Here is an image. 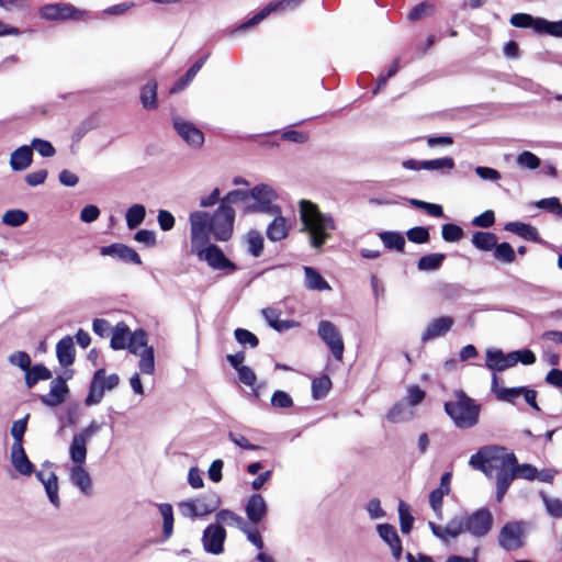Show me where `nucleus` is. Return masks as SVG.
I'll return each mask as SVG.
<instances>
[{
  "instance_id": "obj_1",
  "label": "nucleus",
  "mask_w": 562,
  "mask_h": 562,
  "mask_svg": "<svg viewBox=\"0 0 562 562\" xmlns=\"http://www.w3.org/2000/svg\"><path fill=\"white\" fill-rule=\"evenodd\" d=\"M516 457L499 446H484L469 459L474 470L483 472L487 477L496 474V499L502 502L510 483L517 477L515 470Z\"/></svg>"
},
{
  "instance_id": "obj_2",
  "label": "nucleus",
  "mask_w": 562,
  "mask_h": 562,
  "mask_svg": "<svg viewBox=\"0 0 562 562\" xmlns=\"http://www.w3.org/2000/svg\"><path fill=\"white\" fill-rule=\"evenodd\" d=\"M493 524L492 512L487 508H480L471 514L451 518L443 527L431 521L428 526L435 537L447 542L463 533H469L473 538H483L490 533Z\"/></svg>"
},
{
  "instance_id": "obj_3",
  "label": "nucleus",
  "mask_w": 562,
  "mask_h": 562,
  "mask_svg": "<svg viewBox=\"0 0 562 562\" xmlns=\"http://www.w3.org/2000/svg\"><path fill=\"white\" fill-rule=\"evenodd\" d=\"M297 211L300 232L307 235L312 248L322 249L337 228L336 220L331 214L323 213L316 203L306 199L299 201Z\"/></svg>"
},
{
  "instance_id": "obj_4",
  "label": "nucleus",
  "mask_w": 562,
  "mask_h": 562,
  "mask_svg": "<svg viewBox=\"0 0 562 562\" xmlns=\"http://www.w3.org/2000/svg\"><path fill=\"white\" fill-rule=\"evenodd\" d=\"M203 217L204 215L200 214L193 216L192 232H190V252L213 270L235 271L237 269L236 265L224 255L218 246L206 238Z\"/></svg>"
},
{
  "instance_id": "obj_5",
  "label": "nucleus",
  "mask_w": 562,
  "mask_h": 562,
  "mask_svg": "<svg viewBox=\"0 0 562 562\" xmlns=\"http://www.w3.org/2000/svg\"><path fill=\"white\" fill-rule=\"evenodd\" d=\"M204 215L205 235H211L218 241H227L234 231L235 211L231 205L221 204L212 216L205 211H193L189 214L190 232H192V220L194 215Z\"/></svg>"
},
{
  "instance_id": "obj_6",
  "label": "nucleus",
  "mask_w": 562,
  "mask_h": 562,
  "mask_svg": "<svg viewBox=\"0 0 562 562\" xmlns=\"http://www.w3.org/2000/svg\"><path fill=\"white\" fill-rule=\"evenodd\" d=\"M480 405L463 391L454 392V400L445 404V411L458 428H472L479 423Z\"/></svg>"
},
{
  "instance_id": "obj_7",
  "label": "nucleus",
  "mask_w": 562,
  "mask_h": 562,
  "mask_svg": "<svg viewBox=\"0 0 562 562\" xmlns=\"http://www.w3.org/2000/svg\"><path fill=\"white\" fill-rule=\"evenodd\" d=\"M250 204L247 213L274 214L281 213V206L277 203L279 194L274 188L267 183H260L250 189Z\"/></svg>"
},
{
  "instance_id": "obj_8",
  "label": "nucleus",
  "mask_w": 562,
  "mask_h": 562,
  "mask_svg": "<svg viewBox=\"0 0 562 562\" xmlns=\"http://www.w3.org/2000/svg\"><path fill=\"white\" fill-rule=\"evenodd\" d=\"M221 504L216 495H200L188 498L177 504L179 514L189 519H198L214 513Z\"/></svg>"
},
{
  "instance_id": "obj_9",
  "label": "nucleus",
  "mask_w": 562,
  "mask_h": 562,
  "mask_svg": "<svg viewBox=\"0 0 562 562\" xmlns=\"http://www.w3.org/2000/svg\"><path fill=\"white\" fill-rule=\"evenodd\" d=\"M120 383V376L116 373L106 374L105 369H99L94 372L89 393L85 400L87 406L99 404L105 392L113 391Z\"/></svg>"
},
{
  "instance_id": "obj_10",
  "label": "nucleus",
  "mask_w": 562,
  "mask_h": 562,
  "mask_svg": "<svg viewBox=\"0 0 562 562\" xmlns=\"http://www.w3.org/2000/svg\"><path fill=\"white\" fill-rule=\"evenodd\" d=\"M69 453L70 465L68 467V476L70 483L76 486L83 495H91L93 484L90 473L86 468L87 456Z\"/></svg>"
},
{
  "instance_id": "obj_11",
  "label": "nucleus",
  "mask_w": 562,
  "mask_h": 562,
  "mask_svg": "<svg viewBox=\"0 0 562 562\" xmlns=\"http://www.w3.org/2000/svg\"><path fill=\"white\" fill-rule=\"evenodd\" d=\"M72 370H63L60 374L50 381L48 392L40 396L41 402L49 407L63 404L69 394L67 382L72 379Z\"/></svg>"
},
{
  "instance_id": "obj_12",
  "label": "nucleus",
  "mask_w": 562,
  "mask_h": 562,
  "mask_svg": "<svg viewBox=\"0 0 562 562\" xmlns=\"http://www.w3.org/2000/svg\"><path fill=\"white\" fill-rule=\"evenodd\" d=\"M41 16L50 21H85L88 19V11L68 3H53L41 8Z\"/></svg>"
},
{
  "instance_id": "obj_13",
  "label": "nucleus",
  "mask_w": 562,
  "mask_h": 562,
  "mask_svg": "<svg viewBox=\"0 0 562 562\" xmlns=\"http://www.w3.org/2000/svg\"><path fill=\"white\" fill-rule=\"evenodd\" d=\"M317 334L330 349L335 359L340 361L342 359L345 346L338 327L329 321H321L318 323Z\"/></svg>"
},
{
  "instance_id": "obj_14",
  "label": "nucleus",
  "mask_w": 562,
  "mask_h": 562,
  "mask_svg": "<svg viewBox=\"0 0 562 562\" xmlns=\"http://www.w3.org/2000/svg\"><path fill=\"white\" fill-rule=\"evenodd\" d=\"M303 0H277L267 4L262 10L255 14L251 19L240 25V29H249L258 25L271 13L284 12L296 9Z\"/></svg>"
},
{
  "instance_id": "obj_15",
  "label": "nucleus",
  "mask_w": 562,
  "mask_h": 562,
  "mask_svg": "<svg viewBox=\"0 0 562 562\" xmlns=\"http://www.w3.org/2000/svg\"><path fill=\"white\" fill-rule=\"evenodd\" d=\"M498 543L507 551L521 548L524 544V525L521 522L504 525L499 531Z\"/></svg>"
},
{
  "instance_id": "obj_16",
  "label": "nucleus",
  "mask_w": 562,
  "mask_h": 562,
  "mask_svg": "<svg viewBox=\"0 0 562 562\" xmlns=\"http://www.w3.org/2000/svg\"><path fill=\"white\" fill-rule=\"evenodd\" d=\"M173 127L179 136L191 147H201L204 143L203 133L192 123L181 116L172 117Z\"/></svg>"
},
{
  "instance_id": "obj_17",
  "label": "nucleus",
  "mask_w": 562,
  "mask_h": 562,
  "mask_svg": "<svg viewBox=\"0 0 562 562\" xmlns=\"http://www.w3.org/2000/svg\"><path fill=\"white\" fill-rule=\"evenodd\" d=\"M226 531L223 526L212 524L207 526L202 536L203 548L212 554H221L224 551Z\"/></svg>"
},
{
  "instance_id": "obj_18",
  "label": "nucleus",
  "mask_w": 562,
  "mask_h": 562,
  "mask_svg": "<svg viewBox=\"0 0 562 562\" xmlns=\"http://www.w3.org/2000/svg\"><path fill=\"white\" fill-rule=\"evenodd\" d=\"M101 424H99L97 420L90 422L87 427L72 436L68 452H74L77 456H87L88 443L101 430Z\"/></svg>"
},
{
  "instance_id": "obj_19",
  "label": "nucleus",
  "mask_w": 562,
  "mask_h": 562,
  "mask_svg": "<svg viewBox=\"0 0 562 562\" xmlns=\"http://www.w3.org/2000/svg\"><path fill=\"white\" fill-rule=\"evenodd\" d=\"M101 424H99L97 420L90 422L87 427L72 436L68 452H74L77 456H87L88 443L101 430Z\"/></svg>"
},
{
  "instance_id": "obj_20",
  "label": "nucleus",
  "mask_w": 562,
  "mask_h": 562,
  "mask_svg": "<svg viewBox=\"0 0 562 562\" xmlns=\"http://www.w3.org/2000/svg\"><path fill=\"white\" fill-rule=\"evenodd\" d=\"M37 479L41 480L47 498L50 502V504L55 508H59L60 506V498H59V486H58V477L55 474V472L49 470V467L46 468V465H43V470L41 472H37Z\"/></svg>"
},
{
  "instance_id": "obj_21",
  "label": "nucleus",
  "mask_w": 562,
  "mask_h": 562,
  "mask_svg": "<svg viewBox=\"0 0 562 562\" xmlns=\"http://www.w3.org/2000/svg\"><path fill=\"white\" fill-rule=\"evenodd\" d=\"M454 319L451 316H440L428 323L420 339L427 342L446 335L453 326Z\"/></svg>"
},
{
  "instance_id": "obj_22",
  "label": "nucleus",
  "mask_w": 562,
  "mask_h": 562,
  "mask_svg": "<svg viewBox=\"0 0 562 562\" xmlns=\"http://www.w3.org/2000/svg\"><path fill=\"white\" fill-rule=\"evenodd\" d=\"M273 220L269 223L266 229V235L270 241H280L288 237L291 223L281 213L270 214Z\"/></svg>"
},
{
  "instance_id": "obj_23",
  "label": "nucleus",
  "mask_w": 562,
  "mask_h": 562,
  "mask_svg": "<svg viewBox=\"0 0 562 562\" xmlns=\"http://www.w3.org/2000/svg\"><path fill=\"white\" fill-rule=\"evenodd\" d=\"M245 513L248 520L252 524H259L268 513V504L260 494H252L246 502Z\"/></svg>"
},
{
  "instance_id": "obj_24",
  "label": "nucleus",
  "mask_w": 562,
  "mask_h": 562,
  "mask_svg": "<svg viewBox=\"0 0 562 562\" xmlns=\"http://www.w3.org/2000/svg\"><path fill=\"white\" fill-rule=\"evenodd\" d=\"M376 531L380 538L390 547L393 558L400 560L403 548L395 527L390 524H379Z\"/></svg>"
},
{
  "instance_id": "obj_25",
  "label": "nucleus",
  "mask_w": 562,
  "mask_h": 562,
  "mask_svg": "<svg viewBox=\"0 0 562 562\" xmlns=\"http://www.w3.org/2000/svg\"><path fill=\"white\" fill-rule=\"evenodd\" d=\"M485 367L492 371H504L515 367L512 352L504 353L501 349H487Z\"/></svg>"
},
{
  "instance_id": "obj_26",
  "label": "nucleus",
  "mask_w": 562,
  "mask_h": 562,
  "mask_svg": "<svg viewBox=\"0 0 562 562\" xmlns=\"http://www.w3.org/2000/svg\"><path fill=\"white\" fill-rule=\"evenodd\" d=\"M56 357L58 363L64 370H70L69 367L74 364L76 359V351L74 339L70 336H65L56 345Z\"/></svg>"
},
{
  "instance_id": "obj_27",
  "label": "nucleus",
  "mask_w": 562,
  "mask_h": 562,
  "mask_svg": "<svg viewBox=\"0 0 562 562\" xmlns=\"http://www.w3.org/2000/svg\"><path fill=\"white\" fill-rule=\"evenodd\" d=\"M102 256L117 257L124 261L140 265L142 259L139 255L131 247L123 244H112L100 248Z\"/></svg>"
},
{
  "instance_id": "obj_28",
  "label": "nucleus",
  "mask_w": 562,
  "mask_h": 562,
  "mask_svg": "<svg viewBox=\"0 0 562 562\" xmlns=\"http://www.w3.org/2000/svg\"><path fill=\"white\" fill-rule=\"evenodd\" d=\"M491 390L495 394L496 398L502 402L515 404L516 400L521 396L524 386L518 387H505L501 384V379L497 374L492 375Z\"/></svg>"
},
{
  "instance_id": "obj_29",
  "label": "nucleus",
  "mask_w": 562,
  "mask_h": 562,
  "mask_svg": "<svg viewBox=\"0 0 562 562\" xmlns=\"http://www.w3.org/2000/svg\"><path fill=\"white\" fill-rule=\"evenodd\" d=\"M11 462L14 469L22 475H31L34 471V465L27 458L23 445L13 442L11 447Z\"/></svg>"
},
{
  "instance_id": "obj_30",
  "label": "nucleus",
  "mask_w": 562,
  "mask_h": 562,
  "mask_svg": "<svg viewBox=\"0 0 562 562\" xmlns=\"http://www.w3.org/2000/svg\"><path fill=\"white\" fill-rule=\"evenodd\" d=\"M33 148H35V138L31 140L30 146H21L15 149L10 158L11 168L16 171L26 169L33 160Z\"/></svg>"
},
{
  "instance_id": "obj_31",
  "label": "nucleus",
  "mask_w": 562,
  "mask_h": 562,
  "mask_svg": "<svg viewBox=\"0 0 562 562\" xmlns=\"http://www.w3.org/2000/svg\"><path fill=\"white\" fill-rule=\"evenodd\" d=\"M10 362L25 371V383L29 387L35 385V367H31V358L24 351H18L10 357Z\"/></svg>"
},
{
  "instance_id": "obj_32",
  "label": "nucleus",
  "mask_w": 562,
  "mask_h": 562,
  "mask_svg": "<svg viewBox=\"0 0 562 562\" xmlns=\"http://www.w3.org/2000/svg\"><path fill=\"white\" fill-rule=\"evenodd\" d=\"M262 315L269 326L278 331L288 330L299 326V323L295 321L281 319L280 312L274 308L268 307L262 310Z\"/></svg>"
},
{
  "instance_id": "obj_33",
  "label": "nucleus",
  "mask_w": 562,
  "mask_h": 562,
  "mask_svg": "<svg viewBox=\"0 0 562 562\" xmlns=\"http://www.w3.org/2000/svg\"><path fill=\"white\" fill-rule=\"evenodd\" d=\"M305 286L313 291H330L328 282L312 267H304Z\"/></svg>"
},
{
  "instance_id": "obj_34",
  "label": "nucleus",
  "mask_w": 562,
  "mask_h": 562,
  "mask_svg": "<svg viewBox=\"0 0 562 562\" xmlns=\"http://www.w3.org/2000/svg\"><path fill=\"white\" fill-rule=\"evenodd\" d=\"M132 333L130 328L124 323H119L112 330L111 336V348L114 350L125 349Z\"/></svg>"
},
{
  "instance_id": "obj_35",
  "label": "nucleus",
  "mask_w": 562,
  "mask_h": 562,
  "mask_svg": "<svg viewBox=\"0 0 562 562\" xmlns=\"http://www.w3.org/2000/svg\"><path fill=\"white\" fill-rule=\"evenodd\" d=\"M243 243L246 247V250L252 257H259L263 250V237L258 231H249L243 237Z\"/></svg>"
},
{
  "instance_id": "obj_36",
  "label": "nucleus",
  "mask_w": 562,
  "mask_h": 562,
  "mask_svg": "<svg viewBox=\"0 0 562 562\" xmlns=\"http://www.w3.org/2000/svg\"><path fill=\"white\" fill-rule=\"evenodd\" d=\"M414 417V411L403 401L396 403L387 413L386 418L391 423L408 422Z\"/></svg>"
},
{
  "instance_id": "obj_37",
  "label": "nucleus",
  "mask_w": 562,
  "mask_h": 562,
  "mask_svg": "<svg viewBox=\"0 0 562 562\" xmlns=\"http://www.w3.org/2000/svg\"><path fill=\"white\" fill-rule=\"evenodd\" d=\"M215 522H216V525H220V526H222V525L234 526V527L238 528L239 530H243L246 527V522L243 519V517H240L239 515H237L236 513H234L229 509H222V510L217 512L215 515Z\"/></svg>"
},
{
  "instance_id": "obj_38",
  "label": "nucleus",
  "mask_w": 562,
  "mask_h": 562,
  "mask_svg": "<svg viewBox=\"0 0 562 562\" xmlns=\"http://www.w3.org/2000/svg\"><path fill=\"white\" fill-rule=\"evenodd\" d=\"M158 512L162 518V533L165 539H169L173 533V508L169 503H162L158 506Z\"/></svg>"
},
{
  "instance_id": "obj_39",
  "label": "nucleus",
  "mask_w": 562,
  "mask_h": 562,
  "mask_svg": "<svg viewBox=\"0 0 562 562\" xmlns=\"http://www.w3.org/2000/svg\"><path fill=\"white\" fill-rule=\"evenodd\" d=\"M140 102L144 109L155 110L157 108V83L148 81L140 90Z\"/></svg>"
},
{
  "instance_id": "obj_40",
  "label": "nucleus",
  "mask_w": 562,
  "mask_h": 562,
  "mask_svg": "<svg viewBox=\"0 0 562 562\" xmlns=\"http://www.w3.org/2000/svg\"><path fill=\"white\" fill-rule=\"evenodd\" d=\"M505 231L517 234L518 236L529 239V240H537L538 239V232L537 229L526 223L522 222H509L505 225Z\"/></svg>"
},
{
  "instance_id": "obj_41",
  "label": "nucleus",
  "mask_w": 562,
  "mask_h": 562,
  "mask_svg": "<svg viewBox=\"0 0 562 562\" xmlns=\"http://www.w3.org/2000/svg\"><path fill=\"white\" fill-rule=\"evenodd\" d=\"M139 358L138 370L142 374L153 375L155 373V352L153 347L143 348V351L135 353Z\"/></svg>"
},
{
  "instance_id": "obj_42",
  "label": "nucleus",
  "mask_w": 562,
  "mask_h": 562,
  "mask_svg": "<svg viewBox=\"0 0 562 562\" xmlns=\"http://www.w3.org/2000/svg\"><path fill=\"white\" fill-rule=\"evenodd\" d=\"M206 60V56L200 58L187 72L186 75L180 78L178 81L175 82V85L170 89V93H177L182 91L196 76V74L200 71V69L203 67L204 63Z\"/></svg>"
},
{
  "instance_id": "obj_43",
  "label": "nucleus",
  "mask_w": 562,
  "mask_h": 562,
  "mask_svg": "<svg viewBox=\"0 0 562 562\" xmlns=\"http://www.w3.org/2000/svg\"><path fill=\"white\" fill-rule=\"evenodd\" d=\"M536 33L562 38V20L548 21L543 18H538Z\"/></svg>"
},
{
  "instance_id": "obj_44",
  "label": "nucleus",
  "mask_w": 562,
  "mask_h": 562,
  "mask_svg": "<svg viewBox=\"0 0 562 562\" xmlns=\"http://www.w3.org/2000/svg\"><path fill=\"white\" fill-rule=\"evenodd\" d=\"M146 216V209L143 204H133L125 213L126 225L130 229L138 227Z\"/></svg>"
},
{
  "instance_id": "obj_45",
  "label": "nucleus",
  "mask_w": 562,
  "mask_h": 562,
  "mask_svg": "<svg viewBox=\"0 0 562 562\" xmlns=\"http://www.w3.org/2000/svg\"><path fill=\"white\" fill-rule=\"evenodd\" d=\"M497 237L490 232H476L472 236V244L480 250L490 251L496 246Z\"/></svg>"
},
{
  "instance_id": "obj_46",
  "label": "nucleus",
  "mask_w": 562,
  "mask_h": 562,
  "mask_svg": "<svg viewBox=\"0 0 562 562\" xmlns=\"http://www.w3.org/2000/svg\"><path fill=\"white\" fill-rule=\"evenodd\" d=\"M250 190H233L221 201V204L231 205L241 203L243 210L247 213V205L250 204Z\"/></svg>"
},
{
  "instance_id": "obj_47",
  "label": "nucleus",
  "mask_w": 562,
  "mask_h": 562,
  "mask_svg": "<svg viewBox=\"0 0 562 562\" xmlns=\"http://www.w3.org/2000/svg\"><path fill=\"white\" fill-rule=\"evenodd\" d=\"M379 237L383 245L389 249H395L403 251L405 247V238L401 233L397 232H382Z\"/></svg>"
},
{
  "instance_id": "obj_48",
  "label": "nucleus",
  "mask_w": 562,
  "mask_h": 562,
  "mask_svg": "<svg viewBox=\"0 0 562 562\" xmlns=\"http://www.w3.org/2000/svg\"><path fill=\"white\" fill-rule=\"evenodd\" d=\"M147 334L143 329L135 330L132 333L126 348L133 355L143 351V348H149Z\"/></svg>"
},
{
  "instance_id": "obj_49",
  "label": "nucleus",
  "mask_w": 562,
  "mask_h": 562,
  "mask_svg": "<svg viewBox=\"0 0 562 562\" xmlns=\"http://www.w3.org/2000/svg\"><path fill=\"white\" fill-rule=\"evenodd\" d=\"M29 220V214L20 209L8 210L2 216V223L10 227H19L25 224Z\"/></svg>"
},
{
  "instance_id": "obj_50",
  "label": "nucleus",
  "mask_w": 562,
  "mask_h": 562,
  "mask_svg": "<svg viewBox=\"0 0 562 562\" xmlns=\"http://www.w3.org/2000/svg\"><path fill=\"white\" fill-rule=\"evenodd\" d=\"M445 258L443 254H429L419 258L417 267L420 271H434L441 267Z\"/></svg>"
},
{
  "instance_id": "obj_51",
  "label": "nucleus",
  "mask_w": 562,
  "mask_h": 562,
  "mask_svg": "<svg viewBox=\"0 0 562 562\" xmlns=\"http://www.w3.org/2000/svg\"><path fill=\"white\" fill-rule=\"evenodd\" d=\"M454 168V160L451 157H441L424 160V170L451 171Z\"/></svg>"
},
{
  "instance_id": "obj_52",
  "label": "nucleus",
  "mask_w": 562,
  "mask_h": 562,
  "mask_svg": "<svg viewBox=\"0 0 562 562\" xmlns=\"http://www.w3.org/2000/svg\"><path fill=\"white\" fill-rule=\"evenodd\" d=\"M331 389V381L327 375L316 378L312 382V396L314 400H321L327 395Z\"/></svg>"
},
{
  "instance_id": "obj_53",
  "label": "nucleus",
  "mask_w": 562,
  "mask_h": 562,
  "mask_svg": "<svg viewBox=\"0 0 562 562\" xmlns=\"http://www.w3.org/2000/svg\"><path fill=\"white\" fill-rule=\"evenodd\" d=\"M516 164L519 168L535 170L540 167V158L531 151L525 150L518 154Z\"/></svg>"
},
{
  "instance_id": "obj_54",
  "label": "nucleus",
  "mask_w": 562,
  "mask_h": 562,
  "mask_svg": "<svg viewBox=\"0 0 562 562\" xmlns=\"http://www.w3.org/2000/svg\"><path fill=\"white\" fill-rule=\"evenodd\" d=\"M495 259L505 262L512 263L516 259L515 250L508 243L497 244L493 248Z\"/></svg>"
},
{
  "instance_id": "obj_55",
  "label": "nucleus",
  "mask_w": 562,
  "mask_h": 562,
  "mask_svg": "<svg viewBox=\"0 0 562 562\" xmlns=\"http://www.w3.org/2000/svg\"><path fill=\"white\" fill-rule=\"evenodd\" d=\"M426 393L418 385H409L406 390V395L402 400L411 408L417 406L425 400Z\"/></svg>"
},
{
  "instance_id": "obj_56",
  "label": "nucleus",
  "mask_w": 562,
  "mask_h": 562,
  "mask_svg": "<svg viewBox=\"0 0 562 562\" xmlns=\"http://www.w3.org/2000/svg\"><path fill=\"white\" fill-rule=\"evenodd\" d=\"M538 18H533L527 13H516L510 18V24L515 27L528 29L531 27L535 32L537 31Z\"/></svg>"
},
{
  "instance_id": "obj_57",
  "label": "nucleus",
  "mask_w": 562,
  "mask_h": 562,
  "mask_svg": "<svg viewBox=\"0 0 562 562\" xmlns=\"http://www.w3.org/2000/svg\"><path fill=\"white\" fill-rule=\"evenodd\" d=\"M435 12V5L429 2H422L415 5L408 13L409 21H417L431 15Z\"/></svg>"
},
{
  "instance_id": "obj_58",
  "label": "nucleus",
  "mask_w": 562,
  "mask_h": 562,
  "mask_svg": "<svg viewBox=\"0 0 562 562\" xmlns=\"http://www.w3.org/2000/svg\"><path fill=\"white\" fill-rule=\"evenodd\" d=\"M448 494L449 492L438 487L434 490L429 495L430 507L435 512L438 519L442 518V501L443 497Z\"/></svg>"
},
{
  "instance_id": "obj_59",
  "label": "nucleus",
  "mask_w": 562,
  "mask_h": 562,
  "mask_svg": "<svg viewBox=\"0 0 562 562\" xmlns=\"http://www.w3.org/2000/svg\"><path fill=\"white\" fill-rule=\"evenodd\" d=\"M400 525L403 533H408L413 527L414 518L411 515L409 507L406 503L398 504Z\"/></svg>"
},
{
  "instance_id": "obj_60",
  "label": "nucleus",
  "mask_w": 562,
  "mask_h": 562,
  "mask_svg": "<svg viewBox=\"0 0 562 562\" xmlns=\"http://www.w3.org/2000/svg\"><path fill=\"white\" fill-rule=\"evenodd\" d=\"M411 205L424 210L427 214L434 217L443 216L442 206L436 203H429L417 199L409 200Z\"/></svg>"
},
{
  "instance_id": "obj_61",
  "label": "nucleus",
  "mask_w": 562,
  "mask_h": 562,
  "mask_svg": "<svg viewBox=\"0 0 562 562\" xmlns=\"http://www.w3.org/2000/svg\"><path fill=\"white\" fill-rule=\"evenodd\" d=\"M441 235L446 241L454 243L462 238L463 229L456 224H445L441 228Z\"/></svg>"
},
{
  "instance_id": "obj_62",
  "label": "nucleus",
  "mask_w": 562,
  "mask_h": 562,
  "mask_svg": "<svg viewBox=\"0 0 562 562\" xmlns=\"http://www.w3.org/2000/svg\"><path fill=\"white\" fill-rule=\"evenodd\" d=\"M29 418H30V415L26 414L23 418L15 420L13 423L11 430H10V432L14 439L13 442H18V443L22 445L23 436L27 428Z\"/></svg>"
},
{
  "instance_id": "obj_63",
  "label": "nucleus",
  "mask_w": 562,
  "mask_h": 562,
  "mask_svg": "<svg viewBox=\"0 0 562 562\" xmlns=\"http://www.w3.org/2000/svg\"><path fill=\"white\" fill-rule=\"evenodd\" d=\"M407 238L412 243L425 244L429 240V231L424 226H416L407 231Z\"/></svg>"
},
{
  "instance_id": "obj_64",
  "label": "nucleus",
  "mask_w": 562,
  "mask_h": 562,
  "mask_svg": "<svg viewBox=\"0 0 562 562\" xmlns=\"http://www.w3.org/2000/svg\"><path fill=\"white\" fill-rule=\"evenodd\" d=\"M542 501L549 515L558 518L562 517V499L542 494Z\"/></svg>"
}]
</instances>
